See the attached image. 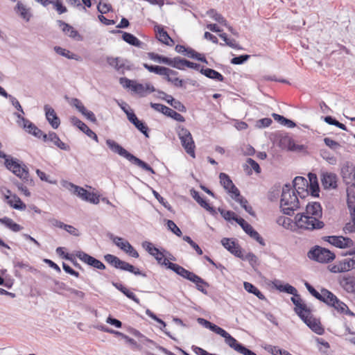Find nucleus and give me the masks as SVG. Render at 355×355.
I'll list each match as a JSON object with an SVG mask.
<instances>
[{
  "mask_svg": "<svg viewBox=\"0 0 355 355\" xmlns=\"http://www.w3.org/2000/svg\"><path fill=\"white\" fill-rule=\"evenodd\" d=\"M0 157L5 159L4 165L6 168L11 171L16 176L19 178L22 182L17 180H12V183L17 189L27 197L31 196V192L26 186H33L34 181L31 178L28 167L23 162H20L17 158L12 157L11 155H6L4 152L0 150Z\"/></svg>",
  "mask_w": 355,
  "mask_h": 355,
  "instance_id": "obj_1",
  "label": "nucleus"
},
{
  "mask_svg": "<svg viewBox=\"0 0 355 355\" xmlns=\"http://www.w3.org/2000/svg\"><path fill=\"white\" fill-rule=\"evenodd\" d=\"M198 322L202 325L204 327L209 329L211 331L220 335L225 338V343L232 349L243 355H257V354L250 349L247 348L242 343H239L236 338L232 336L223 328L218 325L208 321L206 319L198 318Z\"/></svg>",
  "mask_w": 355,
  "mask_h": 355,
  "instance_id": "obj_2",
  "label": "nucleus"
},
{
  "mask_svg": "<svg viewBox=\"0 0 355 355\" xmlns=\"http://www.w3.org/2000/svg\"><path fill=\"white\" fill-rule=\"evenodd\" d=\"M164 263L165 264V266H166L167 268L171 270L177 275L194 283L196 284V288L198 291H199L200 292L205 295H207V291L205 288V287H209V284L205 281L200 276L197 275L193 272H191L185 269L182 266L177 263L170 262L169 261H164Z\"/></svg>",
  "mask_w": 355,
  "mask_h": 355,
  "instance_id": "obj_3",
  "label": "nucleus"
},
{
  "mask_svg": "<svg viewBox=\"0 0 355 355\" xmlns=\"http://www.w3.org/2000/svg\"><path fill=\"white\" fill-rule=\"evenodd\" d=\"M280 208L282 211L288 216H292L294 211L300 208L297 196L289 183L285 184L282 188Z\"/></svg>",
  "mask_w": 355,
  "mask_h": 355,
  "instance_id": "obj_4",
  "label": "nucleus"
},
{
  "mask_svg": "<svg viewBox=\"0 0 355 355\" xmlns=\"http://www.w3.org/2000/svg\"><path fill=\"white\" fill-rule=\"evenodd\" d=\"M106 144L113 153H117L120 156L125 158L132 164L138 166L139 167L150 172L152 174L155 173V170L148 164L129 153L115 141L107 139H106Z\"/></svg>",
  "mask_w": 355,
  "mask_h": 355,
  "instance_id": "obj_5",
  "label": "nucleus"
},
{
  "mask_svg": "<svg viewBox=\"0 0 355 355\" xmlns=\"http://www.w3.org/2000/svg\"><path fill=\"white\" fill-rule=\"evenodd\" d=\"M295 224L300 229L314 230L322 229L324 226V222L319 220V218L306 215L304 213L297 214L295 216Z\"/></svg>",
  "mask_w": 355,
  "mask_h": 355,
  "instance_id": "obj_6",
  "label": "nucleus"
},
{
  "mask_svg": "<svg viewBox=\"0 0 355 355\" xmlns=\"http://www.w3.org/2000/svg\"><path fill=\"white\" fill-rule=\"evenodd\" d=\"M176 132L181 144L187 153L193 158H195L196 146L190 131L182 125H178L176 128Z\"/></svg>",
  "mask_w": 355,
  "mask_h": 355,
  "instance_id": "obj_7",
  "label": "nucleus"
},
{
  "mask_svg": "<svg viewBox=\"0 0 355 355\" xmlns=\"http://www.w3.org/2000/svg\"><path fill=\"white\" fill-rule=\"evenodd\" d=\"M309 259L320 263H329L336 258L334 252L329 250L318 245L311 249L308 252Z\"/></svg>",
  "mask_w": 355,
  "mask_h": 355,
  "instance_id": "obj_8",
  "label": "nucleus"
},
{
  "mask_svg": "<svg viewBox=\"0 0 355 355\" xmlns=\"http://www.w3.org/2000/svg\"><path fill=\"white\" fill-rule=\"evenodd\" d=\"M69 184L71 188H73V193L78 196L82 200L94 205L99 203V196H97L96 193L90 192L83 187L75 185L73 183H69Z\"/></svg>",
  "mask_w": 355,
  "mask_h": 355,
  "instance_id": "obj_9",
  "label": "nucleus"
},
{
  "mask_svg": "<svg viewBox=\"0 0 355 355\" xmlns=\"http://www.w3.org/2000/svg\"><path fill=\"white\" fill-rule=\"evenodd\" d=\"M109 238L112 240L113 243L117 247L128 254L130 257L134 258L139 257V253L128 241H123V238L114 236L112 234H109Z\"/></svg>",
  "mask_w": 355,
  "mask_h": 355,
  "instance_id": "obj_10",
  "label": "nucleus"
},
{
  "mask_svg": "<svg viewBox=\"0 0 355 355\" xmlns=\"http://www.w3.org/2000/svg\"><path fill=\"white\" fill-rule=\"evenodd\" d=\"M322 239L340 249L350 248L354 245V242L351 239L343 236H326L322 237Z\"/></svg>",
  "mask_w": 355,
  "mask_h": 355,
  "instance_id": "obj_11",
  "label": "nucleus"
},
{
  "mask_svg": "<svg viewBox=\"0 0 355 355\" xmlns=\"http://www.w3.org/2000/svg\"><path fill=\"white\" fill-rule=\"evenodd\" d=\"M300 319L315 334L322 335L324 333L320 321L313 317L311 309L310 313H304Z\"/></svg>",
  "mask_w": 355,
  "mask_h": 355,
  "instance_id": "obj_12",
  "label": "nucleus"
},
{
  "mask_svg": "<svg viewBox=\"0 0 355 355\" xmlns=\"http://www.w3.org/2000/svg\"><path fill=\"white\" fill-rule=\"evenodd\" d=\"M76 256L83 262L99 270H105V264L98 259L92 257L82 250L75 251Z\"/></svg>",
  "mask_w": 355,
  "mask_h": 355,
  "instance_id": "obj_13",
  "label": "nucleus"
},
{
  "mask_svg": "<svg viewBox=\"0 0 355 355\" xmlns=\"http://www.w3.org/2000/svg\"><path fill=\"white\" fill-rule=\"evenodd\" d=\"M293 186L294 191L297 192L301 198H305L309 195V182L308 180L302 176H297L293 181Z\"/></svg>",
  "mask_w": 355,
  "mask_h": 355,
  "instance_id": "obj_14",
  "label": "nucleus"
},
{
  "mask_svg": "<svg viewBox=\"0 0 355 355\" xmlns=\"http://www.w3.org/2000/svg\"><path fill=\"white\" fill-rule=\"evenodd\" d=\"M106 60L110 66L121 74H124L125 70L131 69V67L127 65L128 61L120 57L113 58L107 56Z\"/></svg>",
  "mask_w": 355,
  "mask_h": 355,
  "instance_id": "obj_15",
  "label": "nucleus"
},
{
  "mask_svg": "<svg viewBox=\"0 0 355 355\" xmlns=\"http://www.w3.org/2000/svg\"><path fill=\"white\" fill-rule=\"evenodd\" d=\"M222 245L235 257L243 259L242 248L234 241L229 238H223L221 240Z\"/></svg>",
  "mask_w": 355,
  "mask_h": 355,
  "instance_id": "obj_16",
  "label": "nucleus"
},
{
  "mask_svg": "<svg viewBox=\"0 0 355 355\" xmlns=\"http://www.w3.org/2000/svg\"><path fill=\"white\" fill-rule=\"evenodd\" d=\"M219 178L220 184L228 193H232L233 196H239L240 191L234 184L228 175L225 173H220L219 175Z\"/></svg>",
  "mask_w": 355,
  "mask_h": 355,
  "instance_id": "obj_17",
  "label": "nucleus"
},
{
  "mask_svg": "<svg viewBox=\"0 0 355 355\" xmlns=\"http://www.w3.org/2000/svg\"><path fill=\"white\" fill-rule=\"evenodd\" d=\"M57 24L66 35L76 41H83V38L81 35L72 26L62 20H57Z\"/></svg>",
  "mask_w": 355,
  "mask_h": 355,
  "instance_id": "obj_18",
  "label": "nucleus"
},
{
  "mask_svg": "<svg viewBox=\"0 0 355 355\" xmlns=\"http://www.w3.org/2000/svg\"><path fill=\"white\" fill-rule=\"evenodd\" d=\"M71 123L80 129L87 136L93 139L96 142H98V136L92 131L84 122L80 120L76 116H72L70 118Z\"/></svg>",
  "mask_w": 355,
  "mask_h": 355,
  "instance_id": "obj_19",
  "label": "nucleus"
},
{
  "mask_svg": "<svg viewBox=\"0 0 355 355\" xmlns=\"http://www.w3.org/2000/svg\"><path fill=\"white\" fill-rule=\"evenodd\" d=\"M15 115L17 118V122L18 125L28 134L34 135L38 128L33 122L24 118L21 114L15 113Z\"/></svg>",
  "mask_w": 355,
  "mask_h": 355,
  "instance_id": "obj_20",
  "label": "nucleus"
},
{
  "mask_svg": "<svg viewBox=\"0 0 355 355\" xmlns=\"http://www.w3.org/2000/svg\"><path fill=\"white\" fill-rule=\"evenodd\" d=\"M44 110L45 111L46 119L48 122L50 123L53 128L57 129L60 124V120L55 113L54 109L49 105H45Z\"/></svg>",
  "mask_w": 355,
  "mask_h": 355,
  "instance_id": "obj_21",
  "label": "nucleus"
},
{
  "mask_svg": "<svg viewBox=\"0 0 355 355\" xmlns=\"http://www.w3.org/2000/svg\"><path fill=\"white\" fill-rule=\"evenodd\" d=\"M321 183L324 189L337 187V176L333 173H323L321 175Z\"/></svg>",
  "mask_w": 355,
  "mask_h": 355,
  "instance_id": "obj_22",
  "label": "nucleus"
},
{
  "mask_svg": "<svg viewBox=\"0 0 355 355\" xmlns=\"http://www.w3.org/2000/svg\"><path fill=\"white\" fill-rule=\"evenodd\" d=\"M291 300L295 305L294 311L300 318H302L304 313H310V308L302 302L300 295L299 297L293 295Z\"/></svg>",
  "mask_w": 355,
  "mask_h": 355,
  "instance_id": "obj_23",
  "label": "nucleus"
},
{
  "mask_svg": "<svg viewBox=\"0 0 355 355\" xmlns=\"http://www.w3.org/2000/svg\"><path fill=\"white\" fill-rule=\"evenodd\" d=\"M309 194L310 193L313 197H319L320 187L317 175L315 173H309Z\"/></svg>",
  "mask_w": 355,
  "mask_h": 355,
  "instance_id": "obj_24",
  "label": "nucleus"
},
{
  "mask_svg": "<svg viewBox=\"0 0 355 355\" xmlns=\"http://www.w3.org/2000/svg\"><path fill=\"white\" fill-rule=\"evenodd\" d=\"M280 144L284 148H287L291 151L300 152L304 150L303 145L296 144L295 141L288 136L282 137L280 139Z\"/></svg>",
  "mask_w": 355,
  "mask_h": 355,
  "instance_id": "obj_25",
  "label": "nucleus"
},
{
  "mask_svg": "<svg viewBox=\"0 0 355 355\" xmlns=\"http://www.w3.org/2000/svg\"><path fill=\"white\" fill-rule=\"evenodd\" d=\"M341 175L346 184L355 186V166H345L341 169Z\"/></svg>",
  "mask_w": 355,
  "mask_h": 355,
  "instance_id": "obj_26",
  "label": "nucleus"
},
{
  "mask_svg": "<svg viewBox=\"0 0 355 355\" xmlns=\"http://www.w3.org/2000/svg\"><path fill=\"white\" fill-rule=\"evenodd\" d=\"M306 215L321 218L322 216V209L320 202H309L306 206V211L304 212Z\"/></svg>",
  "mask_w": 355,
  "mask_h": 355,
  "instance_id": "obj_27",
  "label": "nucleus"
},
{
  "mask_svg": "<svg viewBox=\"0 0 355 355\" xmlns=\"http://www.w3.org/2000/svg\"><path fill=\"white\" fill-rule=\"evenodd\" d=\"M118 32L122 33V39L128 44L138 48L144 49L145 44L132 33L121 31H119Z\"/></svg>",
  "mask_w": 355,
  "mask_h": 355,
  "instance_id": "obj_28",
  "label": "nucleus"
},
{
  "mask_svg": "<svg viewBox=\"0 0 355 355\" xmlns=\"http://www.w3.org/2000/svg\"><path fill=\"white\" fill-rule=\"evenodd\" d=\"M243 231L248 234L252 239H254L257 241L261 245L265 246L266 243L264 239L261 236V235L252 227V226L246 223L244 226L242 227Z\"/></svg>",
  "mask_w": 355,
  "mask_h": 355,
  "instance_id": "obj_29",
  "label": "nucleus"
},
{
  "mask_svg": "<svg viewBox=\"0 0 355 355\" xmlns=\"http://www.w3.org/2000/svg\"><path fill=\"white\" fill-rule=\"evenodd\" d=\"M155 31L158 35V40L164 44L168 46H172L174 44V41L171 38L168 33L164 31V28L160 25H156L155 26Z\"/></svg>",
  "mask_w": 355,
  "mask_h": 355,
  "instance_id": "obj_30",
  "label": "nucleus"
},
{
  "mask_svg": "<svg viewBox=\"0 0 355 355\" xmlns=\"http://www.w3.org/2000/svg\"><path fill=\"white\" fill-rule=\"evenodd\" d=\"M340 284L347 293L355 294V277L347 276L340 279Z\"/></svg>",
  "mask_w": 355,
  "mask_h": 355,
  "instance_id": "obj_31",
  "label": "nucleus"
},
{
  "mask_svg": "<svg viewBox=\"0 0 355 355\" xmlns=\"http://www.w3.org/2000/svg\"><path fill=\"white\" fill-rule=\"evenodd\" d=\"M321 295L322 300L320 301L329 306H334L335 302H337V300L338 299L332 292L326 288L321 289Z\"/></svg>",
  "mask_w": 355,
  "mask_h": 355,
  "instance_id": "obj_32",
  "label": "nucleus"
},
{
  "mask_svg": "<svg viewBox=\"0 0 355 355\" xmlns=\"http://www.w3.org/2000/svg\"><path fill=\"white\" fill-rule=\"evenodd\" d=\"M200 72L210 79H213L220 82H223L225 79L224 76L221 73L210 68L202 67L200 69Z\"/></svg>",
  "mask_w": 355,
  "mask_h": 355,
  "instance_id": "obj_33",
  "label": "nucleus"
},
{
  "mask_svg": "<svg viewBox=\"0 0 355 355\" xmlns=\"http://www.w3.org/2000/svg\"><path fill=\"white\" fill-rule=\"evenodd\" d=\"M170 71L171 72L166 73L168 75H164V79L166 81L173 83L177 87H182L184 80L176 77L178 74V72L171 69Z\"/></svg>",
  "mask_w": 355,
  "mask_h": 355,
  "instance_id": "obj_34",
  "label": "nucleus"
},
{
  "mask_svg": "<svg viewBox=\"0 0 355 355\" xmlns=\"http://www.w3.org/2000/svg\"><path fill=\"white\" fill-rule=\"evenodd\" d=\"M143 67L149 72L154 73L159 76L166 75V73L171 72L170 69L166 67L159 65H150L147 63H144Z\"/></svg>",
  "mask_w": 355,
  "mask_h": 355,
  "instance_id": "obj_35",
  "label": "nucleus"
},
{
  "mask_svg": "<svg viewBox=\"0 0 355 355\" xmlns=\"http://www.w3.org/2000/svg\"><path fill=\"white\" fill-rule=\"evenodd\" d=\"M121 270L128 271L130 273H132L135 275L142 276L144 277H146V274L141 271L139 268H136L133 265L122 260L119 268Z\"/></svg>",
  "mask_w": 355,
  "mask_h": 355,
  "instance_id": "obj_36",
  "label": "nucleus"
},
{
  "mask_svg": "<svg viewBox=\"0 0 355 355\" xmlns=\"http://www.w3.org/2000/svg\"><path fill=\"white\" fill-rule=\"evenodd\" d=\"M0 223L4 225L6 227L14 232H19L23 229L22 226L16 223L12 218H10L7 216L1 218Z\"/></svg>",
  "mask_w": 355,
  "mask_h": 355,
  "instance_id": "obj_37",
  "label": "nucleus"
},
{
  "mask_svg": "<svg viewBox=\"0 0 355 355\" xmlns=\"http://www.w3.org/2000/svg\"><path fill=\"white\" fill-rule=\"evenodd\" d=\"M243 287L245 290L249 293H252L257 296L259 300H266L265 295L252 284L245 282L243 283Z\"/></svg>",
  "mask_w": 355,
  "mask_h": 355,
  "instance_id": "obj_38",
  "label": "nucleus"
},
{
  "mask_svg": "<svg viewBox=\"0 0 355 355\" xmlns=\"http://www.w3.org/2000/svg\"><path fill=\"white\" fill-rule=\"evenodd\" d=\"M50 141L53 142L58 148L64 150H69L70 147L62 141L58 135L53 131L49 132Z\"/></svg>",
  "mask_w": 355,
  "mask_h": 355,
  "instance_id": "obj_39",
  "label": "nucleus"
},
{
  "mask_svg": "<svg viewBox=\"0 0 355 355\" xmlns=\"http://www.w3.org/2000/svg\"><path fill=\"white\" fill-rule=\"evenodd\" d=\"M50 280L52 283V285L51 286V290L52 291L58 294H62V291H68L69 287L65 283L51 278H50Z\"/></svg>",
  "mask_w": 355,
  "mask_h": 355,
  "instance_id": "obj_40",
  "label": "nucleus"
},
{
  "mask_svg": "<svg viewBox=\"0 0 355 355\" xmlns=\"http://www.w3.org/2000/svg\"><path fill=\"white\" fill-rule=\"evenodd\" d=\"M7 203L11 207L17 210H24L26 207V204L15 194L12 196V198L8 200Z\"/></svg>",
  "mask_w": 355,
  "mask_h": 355,
  "instance_id": "obj_41",
  "label": "nucleus"
},
{
  "mask_svg": "<svg viewBox=\"0 0 355 355\" xmlns=\"http://www.w3.org/2000/svg\"><path fill=\"white\" fill-rule=\"evenodd\" d=\"M232 198L238 202L240 205L251 216H255V213L253 211L252 206L248 205V200L239 193V196H233Z\"/></svg>",
  "mask_w": 355,
  "mask_h": 355,
  "instance_id": "obj_42",
  "label": "nucleus"
},
{
  "mask_svg": "<svg viewBox=\"0 0 355 355\" xmlns=\"http://www.w3.org/2000/svg\"><path fill=\"white\" fill-rule=\"evenodd\" d=\"M167 98L166 103H168L170 105H171L174 109L178 110L181 112H186L187 108L184 106V105L181 103L180 101L176 100L171 95V96H166Z\"/></svg>",
  "mask_w": 355,
  "mask_h": 355,
  "instance_id": "obj_43",
  "label": "nucleus"
},
{
  "mask_svg": "<svg viewBox=\"0 0 355 355\" xmlns=\"http://www.w3.org/2000/svg\"><path fill=\"white\" fill-rule=\"evenodd\" d=\"M207 15L220 24L227 26V20L215 9H209L207 11Z\"/></svg>",
  "mask_w": 355,
  "mask_h": 355,
  "instance_id": "obj_44",
  "label": "nucleus"
},
{
  "mask_svg": "<svg viewBox=\"0 0 355 355\" xmlns=\"http://www.w3.org/2000/svg\"><path fill=\"white\" fill-rule=\"evenodd\" d=\"M54 50L58 54H59L63 57H65L68 59L76 60H79L80 57L78 55L73 53L70 51L67 50L62 47L56 46L54 47Z\"/></svg>",
  "mask_w": 355,
  "mask_h": 355,
  "instance_id": "obj_45",
  "label": "nucleus"
},
{
  "mask_svg": "<svg viewBox=\"0 0 355 355\" xmlns=\"http://www.w3.org/2000/svg\"><path fill=\"white\" fill-rule=\"evenodd\" d=\"M104 259L105 260V261H107L108 263H110L111 266H112L116 269L119 268L121 263L122 262V260H121L119 257L111 254H105L104 256Z\"/></svg>",
  "mask_w": 355,
  "mask_h": 355,
  "instance_id": "obj_46",
  "label": "nucleus"
},
{
  "mask_svg": "<svg viewBox=\"0 0 355 355\" xmlns=\"http://www.w3.org/2000/svg\"><path fill=\"white\" fill-rule=\"evenodd\" d=\"M178 59V56L171 59L170 58L159 55L157 62L165 64L172 67H178L177 63Z\"/></svg>",
  "mask_w": 355,
  "mask_h": 355,
  "instance_id": "obj_47",
  "label": "nucleus"
},
{
  "mask_svg": "<svg viewBox=\"0 0 355 355\" xmlns=\"http://www.w3.org/2000/svg\"><path fill=\"white\" fill-rule=\"evenodd\" d=\"M17 12L19 13V15L26 21H28L31 18V14L28 10L20 1H18L16 6Z\"/></svg>",
  "mask_w": 355,
  "mask_h": 355,
  "instance_id": "obj_48",
  "label": "nucleus"
},
{
  "mask_svg": "<svg viewBox=\"0 0 355 355\" xmlns=\"http://www.w3.org/2000/svg\"><path fill=\"white\" fill-rule=\"evenodd\" d=\"M164 114L179 122L185 121V119L182 115L168 107H167V111Z\"/></svg>",
  "mask_w": 355,
  "mask_h": 355,
  "instance_id": "obj_49",
  "label": "nucleus"
},
{
  "mask_svg": "<svg viewBox=\"0 0 355 355\" xmlns=\"http://www.w3.org/2000/svg\"><path fill=\"white\" fill-rule=\"evenodd\" d=\"M134 125L138 130H139L142 134H144L146 137H149V128L145 122L140 121L139 119L138 121H136Z\"/></svg>",
  "mask_w": 355,
  "mask_h": 355,
  "instance_id": "obj_50",
  "label": "nucleus"
},
{
  "mask_svg": "<svg viewBox=\"0 0 355 355\" xmlns=\"http://www.w3.org/2000/svg\"><path fill=\"white\" fill-rule=\"evenodd\" d=\"M178 62L179 63L182 64L183 65L186 66L188 68L193 69L195 70H199L200 67V64L191 62L187 59L182 58L180 57H178Z\"/></svg>",
  "mask_w": 355,
  "mask_h": 355,
  "instance_id": "obj_51",
  "label": "nucleus"
},
{
  "mask_svg": "<svg viewBox=\"0 0 355 355\" xmlns=\"http://www.w3.org/2000/svg\"><path fill=\"white\" fill-rule=\"evenodd\" d=\"M166 225L168 229L171 231L174 234L178 236H181L182 233L180 229L176 225V224L171 220H166Z\"/></svg>",
  "mask_w": 355,
  "mask_h": 355,
  "instance_id": "obj_52",
  "label": "nucleus"
},
{
  "mask_svg": "<svg viewBox=\"0 0 355 355\" xmlns=\"http://www.w3.org/2000/svg\"><path fill=\"white\" fill-rule=\"evenodd\" d=\"M182 239L186 241L187 243H188L196 252V253L198 254V255H202V249L200 248V246L196 243L194 242L191 238L189 236H184L182 237Z\"/></svg>",
  "mask_w": 355,
  "mask_h": 355,
  "instance_id": "obj_53",
  "label": "nucleus"
},
{
  "mask_svg": "<svg viewBox=\"0 0 355 355\" xmlns=\"http://www.w3.org/2000/svg\"><path fill=\"white\" fill-rule=\"evenodd\" d=\"M218 211L220 212V215L222 216V217L226 220H234V218H235L236 216V214L232 211H230V210H225L222 208H218Z\"/></svg>",
  "mask_w": 355,
  "mask_h": 355,
  "instance_id": "obj_54",
  "label": "nucleus"
},
{
  "mask_svg": "<svg viewBox=\"0 0 355 355\" xmlns=\"http://www.w3.org/2000/svg\"><path fill=\"white\" fill-rule=\"evenodd\" d=\"M142 247L150 254L154 255L153 250H155V254H157L159 252V249L154 246V245L147 241H145L142 243Z\"/></svg>",
  "mask_w": 355,
  "mask_h": 355,
  "instance_id": "obj_55",
  "label": "nucleus"
},
{
  "mask_svg": "<svg viewBox=\"0 0 355 355\" xmlns=\"http://www.w3.org/2000/svg\"><path fill=\"white\" fill-rule=\"evenodd\" d=\"M272 123V120L270 118H263L256 121L255 126L257 128H264L270 126Z\"/></svg>",
  "mask_w": 355,
  "mask_h": 355,
  "instance_id": "obj_56",
  "label": "nucleus"
},
{
  "mask_svg": "<svg viewBox=\"0 0 355 355\" xmlns=\"http://www.w3.org/2000/svg\"><path fill=\"white\" fill-rule=\"evenodd\" d=\"M131 89L139 94L141 96H144V92H145V85L141 83H138L136 81H134L133 85H132Z\"/></svg>",
  "mask_w": 355,
  "mask_h": 355,
  "instance_id": "obj_57",
  "label": "nucleus"
},
{
  "mask_svg": "<svg viewBox=\"0 0 355 355\" xmlns=\"http://www.w3.org/2000/svg\"><path fill=\"white\" fill-rule=\"evenodd\" d=\"M241 259L248 261L250 266L253 268L258 265V258L252 252H248L245 256H243V259Z\"/></svg>",
  "mask_w": 355,
  "mask_h": 355,
  "instance_id": "obj_58",
  "label": "nucleus"
},
{
  "mask_svg": "<svg viewBox=\"0 0 355 355\" xmlns=\"http://www.w3.org/2000/svg\"><path fill=\"white\" fill-rule=\"evenodd\" d=\"M12 263L15 268H23L29 271H31L34 269L27 262L21 261L17 259H15L12 261Z\"/></svg>",
  "mask_w": 355,
  "mask_h": 355,
  "instance_id": "obj_59",
  "label": "nucleus"
},
{
  "mask_svg": "<svg viewBox=\"0 0 355 355\" xmlns=\"http://www.w3.org/2000/svg\"><path fill=\"white\" fill-rule=\"evenodd\" d=\"M153 193L155 198L159 201L160 204H162L168 211L172 210V207L170 204L162 196H161L157 191L153 190Z\"/></svg>",
  "mask_w": 355,
  "mask_h": 355,
  "instance_id": "obj_60",
  "label": "nucleus"
},
{
  "mask_svg": "<svg viewBox=\"0 0 355 355\" xmlns=\"http://www.w3.org/2000/svg\"><path fill=\"white\" fill-rule=\"evenodd\" d=\"M250 55L248 54L241 55L233 58L230 62L232 64H242L245 62L250 58Z\"/></svg>",
  "mask_w": 355,
  "mask_h": 355,
  "instance_id": "obj_61",
  "label": "nucleus"
},
{
  "mask_svg": "<svg viewBox=\"0 0 355 355\" xmlns=\"http://www.w3.org/2000/svg\"><path fill=\"white\" fill-rule=\"evenodd\" d=\"M97 10L101 14H106L112 10V7L110 3H102L100 1L97 6Z\"/></svg>",
  "mask_w": 355,
  "mask_h": 355,
  "instance_id": "obj_62",
  "label": "nucleus"
},
{
  "mask_svg": "<svg viewBox=\"0 0 355 355\" xmlns=\"http://www.w3.org/2000/svg\"><path fill=\"white\" fill-rule=\"evenodd\" d=\"M51 4L54 6L59 14H62L67 11V8L63 5L60 0H51Z\"/></svg>",
  "mask_w": 355,
  "mask_h": 355,
  "instance_id": "obj_63",
  "label": "nucleus"
},
{
  "mask_svg": "<svg viewBox=\"0 0 355 355\" xmlns=\"http://www.w3.org/2000/svg\"><path fill=\"white\" fill-rule=\"evenodd\" d=\"M304 286H306L308 291L311 293V295H312L314 297L318 300H322L321 293L318 292L309 282H305Z\"/></svg>",
  "mask_w": 355,
  "mask_h": 355,
  "instance_id": "obj_64",
  "label": "nucleus"
}]
</instances>
